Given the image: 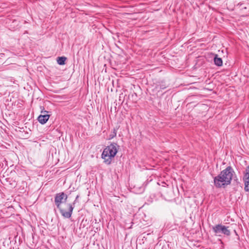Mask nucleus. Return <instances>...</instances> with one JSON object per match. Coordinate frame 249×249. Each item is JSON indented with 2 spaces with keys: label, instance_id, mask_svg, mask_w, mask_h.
Masks as SVG:
<instances>
[{
  "label": "nucleus",
  "instance_id": "nucleus-1",
  "mask_svg": "<svg viewBox=\"0 0 249 249\" xmlns=\"http://www.w3.org/2000/svg\"><path fill=\"white\" fill-rule=\"evenodd\" d=\"M67 199V196L64 193L56 194L54 198V202L57 208L59 210L62 215L65 218H70L71 216L74 207L71 204L65 203L64 207L61 205L63 203V200L65 201Z\"/></svg>",
  "mask_w": 249,
  "mask_h": 249
},
{
  "label": "nucleus",
  "instance_id": "nucleus-2",
  "mask_svg": "<svg viewBox=\"0 0 249 249\" xmlns=\"http://www.w3.org/2000/svg\"><path fill=\"white\" fill-rule=\"evenodd\" d=\"M234 171L231 166L227 167L214 178V184L216 188H221L230 184Z\"/></svg>",
  "mask_w": 249,
  "mask_h": 249
},
{
  "label": "nucleus",
  "instance_id": "nucleus-3",
  "mask_svg": "<svg viewBox=\"0 0 249 249\" xmlns=\"http://www.w3.org/2000/svg\"><path fill=\"white\" fill-rule=\"evenodd\" d=\"M118 145L115 143L110 144L106 147L102 153V158L104 160V162L107 164H110L112 158L116 155Z\"/></svg>",
  "mask_w": 249,
  "mask_h": 249
},
{
  "label": "nucleus",
  "instance_id": "nucleus-4",
  "mask_svg": "<svg viewBox=\"0 0 249 249\" xmlns=\"http://www.w3.org/2000/svg\"><path fill=\"white\" fill-rule=\"evenodd\" d=\"M212 230L215 236H229L231 235V231L229 227H227L222 224H217L213 227Z\"/></svg>",
  "mask_w": 249,
  "mask_h": 249
},
{
  "label": "nucleus",
  "instance_id": "nucleus-5",
  "mask_svg": "<svg viewBox=\"0 0 249 249\" xmlns=\"http://www.w3.org/2000/svg\"><path fill=\"white\" fill-rule=\"evenodd\" d=\"M245 184V191H249V166L247 167L243 178Z\"/></svg>",
  "mask_w": 249,
  "mask_h": 249
},
{
  "label": "nucleus",
  "instance_id": "nucleus-6",
  "mask_svg": "<svg viewBox=\"0 0 249 249\" xmlns=\"http://www.w3.org/2000/svg\"><path fill=\"white\" fill-rule=\"evenodd\" d=\"M50 115H40L38 117V122L41 124H45L50 118Z\"/></svg>",
  "mask_w": 249,
  "mask_h": 249
},
{
  "label": "nucleus",
  "instance_id": "nucleus-7",
  "mask_svg": "<svg viewBox=\"0 0 249 249\" xmlns=\"http://www.w3.org/2000/svg\"><path fill=\"white\" fill-rule=\"evenodd\" d=\"M214 64L218 66H221L222 65L223 61L221 58L218 57V55L215 54L214 57Z\"/></svg>",
  "mask_w": 249,
  "mask_h": 249
},
{
  "label": "nucleus",
  "instance_id": "nucleus-8",
  "mask_svg": "<svg viewBox=\"0 0 249 249\" xmlns=\"http://www.w3.org/2000/svg\"><path fill=\"white\" fill-rule=\"evenodd\" d=\"M67 58L65 56L58 57L57 58V63L60 65H63L65 64Z\"/></svg>",
  "mask_w": 249,
  "mask_h": 249
},
{
  "label": "nucleus",
  "instance_id": "nucleus-9",
  "mask_svg": "<svg viewBox=\"0 0 249 249\" xmlns=\"http://www.w3.org/2000/svg\"><path fill=\"white\" fill-rule=\"evenodd\" d=\"M41 108V114L40 115H49V112L44 110L43 107H40Z\"/></svg>",
  "mask_w": 249,
  "mask_h": 249
},
{
  "label": "nucleus",
  "instance_id": "nucleus-10",
  "mask_svg": "<svg viewBox=\"0 0 249 249\" xmlns=\"http://www.w3.org/2000/svg\"><path fill=\"white\" fill-rule=\"evenodd\" d=\"M78 197V196H76V199Z\"/></svg>",
  "mask_w": 249,
  "mask_h": 249
}]
</instances>
